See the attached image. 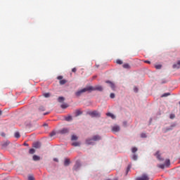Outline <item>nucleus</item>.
<instances>
[{
  "label": "nucleus",
  "mask_w": 180,
  "mask_h": 180,
  "mask_svg": "<svg viewBox=\"0 0 180 180\" xmlns=\"http://www.w3.org/2000/svg\"><path fill=\"white\" fill-rule=\"evenodd\" d=\"M89 91H99L100 92H102V91H103V87H102V86H89Z\"/></svg>",
  "instance_id": "1"
},
{
  "label": "nucleus",
  "mask_w": 180,
  "mask_h": 180,
  "mask_svg": "<svg viewBox=\"0 0 180 180\" xmlns=\"http://www.w3.org/2000/svg\"><path fill=\"white\" fill-rule=\"evenodd\" d=\"M88 91H89V86H87L84 89H82L78 91H77L75 93L76 96H81V95H82V94L85 93V92H88Z\"/></svg>",
  "instance_id": "2"
},
{
  "label": "nucleus",
  "mask_w": 180,
  "mask_h": 180,
  "mask_svg": "<svg viewBox=\"0 0 180 180\" xmlns=\"http://www.w3.org/2000/svg\"><path fill=\"white\" fill-rule=\"evenodd\" d=\"M88 115H89L90 116H92V117H99L101 116V114L99 112H98V111L94 110V111H89L88 112Z\"/></svg>",
  "instance_id": "3"
},
{
  "label": "nucleus",
  "mask_w": 180,
  "mask_h": 180,
  "mask_svg": "<svg viewBox=\"0 0 180 180\" xmlns=\"http://www.w3.org/2000/svg\"><path fill=\"white\" fill-rule=\"evenodd\" d=\"M136 180H150V177H148V175L143 174L141 176L137 177Z\"/></svg>",
  "instance_id": "4"
},
{
  "label": "nucleus",
  "mask_w": 180,
  "mask_h": 180,
  "mask_svg": "<svg viewBox=\"0 0 180 180\" xmlns=\"http://www.w3.org/2000/svg\"><path fill=\"white\" fill-rule=\"evenodd\" d=\"M155 156L159 161H164V159L161 158V154H160V151H157L156 153L155 154Z\"/></svg>",
  "instance_id": "5"
},
{
  "label": "nucleus",
  "mask_w": 180,
  "mask_h": 180,
  "mask_svg": "<svg viewBox=\"0 0 180 180\" xmlns=\"http://www.w3.org/2000/svg\"><path fill=\"white\" fill-rule=\"evenodd\" d=\"M112 131H115V133H117V131H120V127H119L117 125H115V126L112 127Z\"/></svg>",
  "instance_id": "6"
},
{
  "label": "nucleus",
  "mask_w": 180,
  "mask_h": 180,
  "mask_svg": "<svg viewBox=\"0 0 180 180\" xmlns=\"http://www.w3.org/2000/svg\"><path fill=\"white\" fill-rule=\"evenodd\" d=\"M86 144H87L88 146H91V145L94 144V139H87L86 140Z\"/></svg>",
  "instance_id": "7"
},
{
  "label": "nucleus",
  "mask_w": 180,
  "mask_h": 180,
  "mask_svg": "<svg viewBox=\"0 0 180 180\" xmlns=\"http://www.w3.org/2000/svg\"><path fill=\"white\" fill-rule=\"evenodd\" d=\"M70 131V130H68V129L67 128H63V129H61L60 131V134H67V133H68Z\"/></svg>",
  "instance_id": "8"
},
{
  "label": "nucleus",
  "mask_w": 180,
  "mask_h": 180,
  "mask_svg": "<svg viewBox=\"0 0 180 180\" xmlns=\"http://www.w3.org/2000/svg\"><path fill=\"white\" fill-rule=\"evenodd\" d=\"M106 84H109L110 88H112V89H115V84H113V82L108 80L105 82Z\"/></svg>",
  "instance_id": "9"
},
{
  "label": "nucleus",
  "mask_w": 180,
  "mask_h": 180,
  "mask_svg": "<svg viewBox=\"0 0 180 180\" xmlns=\"http://www.w3.org/2000/svg\"><path fill=\"white\" fill-rule=\"evenodd\" d=\"M101 136L99 135H95L93 136V141H99Z\"/></svg>",
  "instance_id": "10"
},
{
  "label": "nucleus",
  "mask_w": 180,
  "mask_h": 180,
  "mask_svg": "<svg viewBox=\"0 0 180 180\" xmlns=\"http://www.w3.org/2000/svg\"><path fill=\"white\" fill-rule=\"evenodd\" d=\"M33 147H34V148H40V147H41L40 143H39V142H35V143L33 144Z\"/></svg>",
  "instance_id": "11"
},
{
  "label": "nucleus",
  "mask_w": 180,
  "mask_h": 180,
  "mask_svg": "<svg viewBox=\"0 0 180 180\" xmlns=\"http://www.w3.org/2000/svg\"><path fill=\"white\" fill-rule=\"evenodd\" d=\"M106 116H108L109 117H111L112 119H116V116H115V115L111 112L106 113Z\"/></svg>",
  "instance_id": "12"
},
{
  "label": "nucleus",
  "mask_w": 180,
  "mask_h": 180,
  "mask_svg": "<svg viewBox=\"0 0 180 180\" xmlns=\"http://www.w3.org/2000/svg\"><path fill=\"white\" fill-rule=\"evenodd\" d=\"M75 113V116L77 117L81 115V114L82 113V111H81L80 110H76Z\"/></svg>",
  "instance_id": "13"
},
{
  "label": "nucleus",
  "mask_w": 180,
  "mask_h": 180,
  "mask_svg": "<svg viewBox=\"0 0 180 180\" xmlns=\"http://www.w3.org/2000/svg\"><path fill=\"white\" fill-rule=\"evenodd\" d=\"M165 167H169V165H171V161L169 160V159H167L165 160Z\"/></svg>",
  "instance_id": "14"
},
{
  "label": "nucleus",
  "mask_w": 180,
  "mask_h": 180,
  "mask_svg": "<svg viewBox=\"0 0 180 180\" xmlns=\"http://www.w3.org/2000/svg\"><path fill=\"white\" fill-rule=\"evenodd\" d=\"M173 68H177V69L180 68V60L177 62V64L173 65Z\"/></svg>",
  "instance_id": "15"
},
{
  "label": "nucleus",
  "mask_w": 180,
  "mask_h": 180,
  "mask_svg": "<svg viewBox=\"0 0 180 180\" xmlns=\"http://www.w3.org/2000/svg\"><path fill=\"white\" fill-rule=\"evenodd\" d=\"M122 67L127 70H130V65H129V63H124L122 65Z\"/></svg>",
  "instance_id": "16"
},
{
  "label": "nucleus",
  "mask_w": 180,
  "mask_h": 180,
  "mask_svg": "<svg viewBox=\"0 0 180 180\" xmlns=\"http://www.w3.org/2000/svg\"><path fill=\"white\" fill-rule=\"evenodd\" d=\"M32 160L34 161H40V158L36 155H34L33 157H32Z\"/></svg>",
  "instance_id": "17"
},
{
  "label": "nucleus",
  "mask_w": 180,
  "mask_h": 180,
  "mask_svg": "<svg viewBox=\"0 0 180 180\" xmlns=\"http://www.w3.org/2000/svg\"><path fill=\"white\" fill-rule=\"evenodd\" d=\"M65 120H66V122H71V120H72V117L69 115L65 118Z\"/></svg>",
  "instance_id": "18"
},
{
  "label": "nucleus",
  "mask_w": 180,
  "mask_h": 180,
  "mask_svg": "<svg viewBox=\"0 0 180 180\" xmlns=\"http://www.w3.org/2000/svg\"><path fill=\"white\" fill-rule=\"evenodd\" d=\"M60 85H65V84H67V80L65 79H62V80H60Z\"/></svg>",
  "instance_id": "19"
},
{
  "label": "nucleus",
  "mask_w": 180,
  "mask_h": 180,
  "mask_svg": "<svg viewBox=\"0 0 180 180\" xmlns=\"http://www.w3.org/2000/svg\"><path fill=\"white\" fill-rule=\"evenodd\" d=\"M64 165H65V167L70 165V160L66 159V160H65Z\"/></svg>",
  "instance_id": "20"
},
{
  "label": "nucleus",
  "mask_w": 180,
  "mask_h": 180,
  "mask_svg": "<svg viewBox=\"0 0 180 180\" xmlns=\"http://www.w3.org/2000/svg\"><path fill=\"white\" fill-rule=\"evenodd\" d=\"M58 102H60V103L64 102L65 98H64V97L60 96V97H59V98H58Z\"/></svg>",
  "instance_id": "21"
},
{
  "label": "nucleus",
  "mask_w": 180,
  "mask_h": 180,
  "mask_svg": "<svg viewBox=\"0 0 180 180\" xmlns=\"http://www.w3.org/2000/svg\"><path fill=\"white\" fill-rule=\"evenodd\" d=\"M169 95H171V93H165L162 95V98H166V96H169Z\"/></svg>",
  "instance_id": "22"
},
{
  "label": "nucleus",
  "mask_w": 180,
  "mask_h": 180,
  "mask_svg": "<svg viewBox=\"0 0 180 180\" xmlns=\"http://www.w3.org/2000/svg\"><path fill=\"white\" fill-rule=\"evenodd\" d=\"M117 64H119L120 65H122V64H123V61H122V60L117 59L116 60Z\"/></svg>",
  "instance_id": "23"
},
{
  "label": "nucleus",
  "mask_w": 180,
  "mask_h": 180,
  "mask_svg": "<svg viewBox=\"0 0 180 180\" xmlns=\"http://www.w3.org/2000/svg\"><path fill=\"white\" fill-rule=\"evenodd\" d=\"M14 136L15 139H19V137H20V134L19 132H15Z\"/></svg>",
  "instance_id": "24"
},
{
  "label": "nucleus",
  "mask_w": 180,
  "mask_h": 180,
  "mask_svg": "<svg viewBox=\"0 0 180 180\" xmlns=\"http://www.w3.org/2000/svg\"><path fill=\"white\" fill-rule=\"evenodd\" d=\"M68 106V104H62L60 107L62 109H67V107Z\"/></svg>",
  "instance_id": "25"
},
{
  "label": "nucleus",
  "mask_w": 180,
  "mask_h": 180,
  "mask_svg": "<svg viewBox=\"0 0 180 180\" xmlns=\"http://www.w3.org/2000/svg\"><path fill=\"white\" fill-rule=\"evenodd\" d=\"M138 149L136 147L131 148V152L134 154V153L137 152Z\"/></svg>",
  "instance_id": "26"
},
{
  "label": "nucleus",
  "mask_w": 180,
  "mask_h": 180,
  "mask_svg": "<svg viewBox=\"0 0 180 180\" xmlns=\"http://www.w3.org/2000/svg\"><path fill=\"white\" fill-rule=\"evenodd\" d=\"M29 153L30 154H34V153H36V150L34 148H31L30 149Z\"/></svg>",
  "instance_id": "27"
},
{
  "label": "nucleus",
  "mask_w": 180,
  "mask_h": 180,
  "mask_svg": "<svg viewBox=\"0 0 180 180\" xmlns=\"http://www.w3.org/2000/svg\"><path fill=\"white\" fill-rule=\"evenodd\" d=\"M137 158H138L137 155L134 154V155H132V160H134V161H136Z\"/></svg>",
  "instance_id": "28"
},
{
  "label": "nucleus",
  "mask_w": 180,
  "mask_h": 180,
  "mask_svg": "<svg viewBox=\"0 0 180 180\" xmlns=\"http://www.w3.org/2000/svg\"><path fill=\"white\" fill-rule=\"evenodd\" d=\"M72 146H74V147H78V146H79V143L74 142L72 143Z\"/></svg>",
  "instance_id": "29"
},
{
  "label": "nucleus",
  "mask_w": 180,
  "mask_h": 180,
  "mask_svg": "<svg viewBox=\"0 0 180 180\" xmlns=\"http://www.w3.org/2000/svg\"><path fill=\"white\" fill-rule=\"evenodd\" d=\"M162 67V65H156L155 66V68H156V70H161V68Z\"/></svg>",
  "instance_id": "30"
},
{
  "label": "nucleus",
  "mask_w": 180,
  "mask_h": 180,
  "mask_svg": "<svg viewBox=\"0 0 180 180\" xmlns=\"http://www.w3.org/2000/svg\"><path fill=\"white\" fill-rule=\"evenodd\" d=\"M72 141L78 140V137L75 135H72Z\"/></svg>",
  "instance_id": "31"
},
{
  "label": "nucleus",
  "mask_w": 180,
  "mask_h": 180,
  "mask_svg": "<svg viewBox=\"0 0 180 180\" xmlns=\"http://www.w3.org/2000/svg\"><path fill=\"white\" fill-rule=\"evenodd\" d=\"M165 167H166L165 165H158V167L161 168L162 169H164V168H165Z\"/></svg>",
  "instance_id": "32"
},
{
  "label": "nucleus",
  "mask_w": 180,
  "mask_h": 180,
  "mask_svg": "<svg viewBox=\"0 0 180 180\" xmlns=\"http://www.w3.org/2000/svg\"><path fill=\"white\" fill-rule=\"evenodd\" d=\"M44 96L45 98H49V97H50V94L46 93V94H44Z\"/></svg>",
  "instance_id": "33"
},
{
  "label": "nucleus",
  "mask_w": 180,
  "mask_h": 180,
  "mask_svg": "<svg viewBox=\"0 0 180 180\" xmlns=\"http://www.w3.org/2000/svg\"><path fill=\"white\" fill-rule=\"evenodd\" d=\"M79 167H80L79 164V163H77V164L75 165L74 168H75V169H77L79 168Z\"/></svg>",
  "instance_id": "34"
},
{
  "label": "nucleus",
  "mask_w": 180,
  "mask_h": 180,
  "mask_svg": "<svg viewBox=\"0 0 180 180\" xmlns=\"http://www.w3.org/2000/svg\"><path fill=\"white\" fill-rule=\"evenodd\" d=\"M141 137H142V139H146V137H147V135H146V134H141Z\"/></svg>",
  "instance_id": "35"
},
{
  "label": "nucleus",
  "mask_w": 180,
  "mask_h": 180,
  "mask_svg": "<svg viewBox=\"0 0 180 180\" xmlns=\"http://www.w3.org/2000/svg\"><path fill=\"white\" fill-rule=\"evenodd\" d=\"M28 180H34V177L33 176H29Z\"/></svg>",
  "instance_id": "36"
},
{
  "label": "nucleus",
  "mask_w": 180,
  "mask_h": 180,
  "mask_svg": "<svg viewBox=\"0 0 180 180\" xmlns=\"http://www.w3.org/2000/svg\"><path fill=\"white\" fill-rule=\"evenodd\" d=\"M110 96L111 99H114V98H115V94L111 93L110 95Z\"/></svg>",
  "instance_id": "37"
},
{
  "label": "nucleus",
  "mask_w": 180,
  "mask_h": 180,
  "mask_svg": "<svg viewBox=\"0 0 180 180\" xmlns=\"http://www.w3.org/2000/svg\"><path fill=\"white\" fill-rule=\"evenodd\" d=\"M55 134H56V132H55V131H52V132L50 134V136H51V137H53Z\"/></svg>",
  "instance_id": "38"
},
{
  "label": "nucleus",
  "mask_w": 180,
  "mask_h": 180,
  "mask_svg": "<svg viewBox=\"0 0 180 180\" xmlns=\"http://www.w3.org/2000/svg\"><path fill=\"white\" fill-rule=\"evenodd\" d=\"M134 92H139V89L137 87L134 88Z\"/></svg>",
  "instance_id": "39"
},
{
  "label": "nucleus",
  "mask_w": 180,
  "mask_h": 180,
  "mask_svg": "<svg viewBox=\"0 0 180 180\" xmlns=\"http://www.w3.org/2000/svg\"><path fill=\"white\" fill-rule=\"evenodd\" d=\"M72 72H77V68H74L72 69Z\"/></svg>",
  "instance_id": "40"
},
{
  "label": "nucleus",
  "mask_w": 180,
  "mask_h": 180,
  "mask_svg": "<svg viewBox=\"0 0 180 180\" xmlns=\"http://www.w3.org/2000/svg\"><path fill=\"white\" fill-rule=\"evenodd\" d=\"M57 79H60V81L63 80V76H58Z\"/></svg>",
  "instance_id": "41"
},
{
  "label": "nucleus",
  "mask_w": 180,
  "mask_h": 180,
  "mask_svg": "<svg viewBox=\"0 0 180 180\" xmlns=\"http://www.w3.org/2000/svg\"><path fill=\"white\" fill-rule=\"evenodd\" d=\"M39 110H46V108L44 107H40Z\"/></svg>",
  "instance_id": "42"
},
{
  "label": "nucleus",
  "mask_w": 180,
  "mask_h": 180,
  "mask_svg": "<svg viewBox=\"0 0 180 180\" xmlns=\"http://www.w3.org/2000/svg\"><path fill=\"white\" fill-rule=\"evenodd\" d=\"M144 63H146V64H151V62H150L149 60H145Z\"/></svg>",
  "instance_id": "43"
},
{
  "label": "nucleus",
  "mask_w": 180,
  "mask_h": 180,
  "mask_svg": "<svg viewBox=\"0 0 180 180\" xmlns=\"http://www.w3.org/2000/svg\"><path fill=\"white\" fill-rule=\"evenodd\" d=\"M174 117H175V115H170V119H174Z\"/></svg>",
  "instance_id": "44"
},
{
  "label": "nucleus",
  "mask_w": 180,
  "mask_h": 180,
  "mask_svg": "<svg viewBox=\"0 0 180 180\" xmlns=\"http://www.w3.org/2000/svg\"><path fill=\"white\" fill-rule=\"evenodd\" d=\"M53 161H55L56 162H58V159L54 158V159H53Z\"/></svg>",
  "instance_id": "45"
},
{
  "label": "nucleus",
  "mask_w": 180,
  "mask_h": 180,
  "mask_svg": "<svg viewBox=\"0 0 180 180\" xmlns=\"http://www.w3.org/2000/svg\"><path fill=\"white\" fill-rule=\"evenodd\" d=\"M129 171H130V167H128L127 169V172H129Z\"/></svg>",
  "instance_id": "46"
},
{
  "label": "nucleus",
  "mask_w": 180,
  "mask_h": 180,
  "mask_svg": "<svg viewBox=\"0 0 180 180\" xmlns=\"http://www.w3.org/2000/svg\"><path fill=\"white\" fill-rule=\"evenodd\" d=\"M1 136H2L3 137H5V134H4V133H2V134H1Z\"/></svg>",
  "instance_id": "47"
},
{
  "label": "nucleus",
  "mask_w": 180,
  "mask_h": 180,
  "mask_svg": "<svg viewBox=\"0 0 180 180\" xmlns=\"http://www.w3.org/2000/svg\"><path fill=\"white\" fill-rule=\"evenodd\" d=\"M24 146H29V144L25 143H24Z\"/></svg>",
  "instance_id": "48"
},
{
  "label": "nucleus",
  "mask_w": 180,
  "mask_h": 180,
  "mask_svg": "<svg viewBox=\"0 0 180 180\" xmlns=\"http://www.w3.org/2000/svg\"><path fill=\"white\" fill-rule=\"evenodd\" d=\"M1 115H2V111L1 110H0V116H1Z\"/></svg>",
  "instance_id": "49"
},
{
  "label": "nucleus",
  "mask_w": 180,
  "mask_h": 180,
  "mask_svg": "<svg viewBox=\"0 0 180 180\" xmlns=\"http://www.w3.org/2000/svg\"><path fill=\"white\" fill-rule=\"evenodd\" d=\"M44 115H49V113H45V114H44Z\"/></svg>",
  "instance_id": "50"
}]
</instances>
